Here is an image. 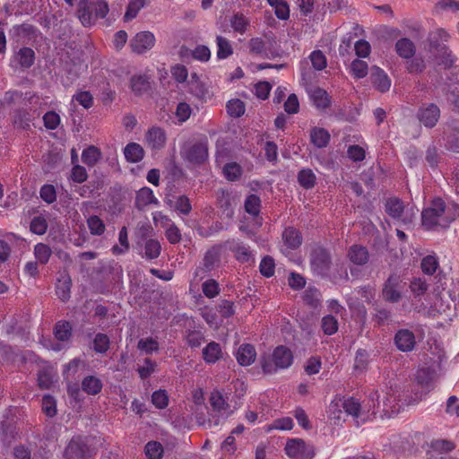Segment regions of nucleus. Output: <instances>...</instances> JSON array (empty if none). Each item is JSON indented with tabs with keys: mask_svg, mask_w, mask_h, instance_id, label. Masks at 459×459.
I'll use <instances>...</instances> for the list:
<instances>
[{
	"mask_svg": "<svg viewBox=\"0 0 459 459\" xmlns=\"http://www.w3.org/2000/svg\"><path fill=\"white\" fill-rule=\"evenodd\" d=\"M449 35L443 29H437L430 31L428 36L429 50L433 53L436 58L440 59V64L445 67H449L453 65L454 59L448 48L444 44L447 41Z\"/></svg>",
	"mask_w": 459,
	"mask_h": 459,
	"instance_id": "1",
	"label": "nucleus"
},
{
	"mask_svg": "<svg viewBox=\"0 0 459 459\" xmlns=\"http://www.w3.org/2000/svg\"><path fill=\"white\" fill-rule=\"evenodd\" d=\"M77 12L83 26H91L96 20L102 19L108 14V5L103 0H80Z\"/></svg>",
	"mask_w": 459,
	"mask_h": 459,
	"instance_id": "2",
	"label": "nucleus"
},
{
	"mask_svg": "<svg viewBox=\"0 0 459 459\" xmlns=\"http://www.w3.org/2000/svg\"><path fill=\"white\" fill-rule=\"evenodd\" d=\"M446 204L441 198L434 199L429 207L424 209L421 212L422 225L430 230L436 226L442 228L447 227V221H445Z\"/></svg>",
	"mask_w": 459,
	"mask_h": 459,
	"instance_id": "3",
	"label": "nucleus"
},
{
	"mask_svg": "<svg viewBox=\"0 0 459 459\" xmlns=\"http://www.w3.org/2000/svg\"><path fill=\"white\" fill-rule=\"evenodd\" d=\"M310 266L312 272L322 277H327L332 266V256L326 248L316 246L313 247L310 254Z\"/></svg>",
	"mask_w": 459,
	"mask_h": 459,
	"instance_id": "4",
	"label": "nucleus"
},
{
	"mask_svg": "<svg viewBox=\"0 0 459 459\" xmlns=\"http://www.w3.org/2000/svg\"><path fill=\"white\" fill-rule=\"evenodd\" d=\"M261 365L265 374H272L279 368H287V347L280 345L274 349L271 356L262 357Z\"/></svg>",
	"mask_w": 459,
	"mask_h": 459,
	"instance_id": "5",
	"label": "nucleus"
},
{
	"mask_svg": "<svg viewBox=\"0 0 459 459\" xmlns=\"http://www.w3.org/2000/svg\"><path fill=\"white\" fill-rule=\"evenodd\" d=\"M405 284L400 275L390 274L383 286V299L390 303H398L402 299V291Z\"/></svg>",
	"mask_w": 459,
	"mask_h": 459,
	"instance_id": "6",
	"label": "nucleus"
},
{
	"mask_svg": "<svg viewBox=\"0 0 459 459\" xmlns=\"http://www.w3.org/2000/svg\"><path fill=\"white\" fill-rule=\"evenodd\" d=\"M184 160L192 164H203L208 158L207 142H197L195 143L186 144L181 152Z\"/></svg>",
	"mask_w": 459,
	"mask_h": 459,
	"instance_id": "7",
	"label": "nucleus"
},
{
	"mask_svg": "<svg viewBox=\"0 0 459 459\" xmlns=\"http://www.w3.org/2000/svg\"><path fill=\"white\" fill-rule=\"evenodd\" d=\"M140 239L144 242V255L149 260L159 257L161 252L160 243L157 239L148 238L152 236L153 230L150 226H142L139 229Z\"/></svg>",
	"mask_w": 459,
	"mask_h": 459,
	"instance_id": "8",
	"label": "nucleus"
},
{
	"mask_svg": "<svg viewBox=\"0 0 459 459\" xmlns=\"http://www.w3.org/2000/svg\"><path fill=\"white\" fill-rule=\"evenodd\" d=\"M440 117V109L434 103H424L417 111V118L428 128L434 127Z\"/></svg>",
	"mask_w": 459,
	"mask_h": 459,
	"instance_id": "9",
	"label": "nucleus"
},
{
	"mask_svg": "<svg viewBox=\"0 0 459 459\" xmlns=\"http://www.w3.org/2000/svg\"><path fill=\"white\" fill-rule=\"evenodd\" d=\"M64 459H93L91 451L80 438H73L64 452Z\"/></svg>",
	"mask_w": 459,
	"mask_h": 459,
	"instance_id": "10",
	"label": "nucleus"
},
{
	"mask_svg": "<svg viewBox=\"0 0 459 459\" xmlns=\"http://www.w3.org/2000/svg\"><path fill=\"white\" fill-rule=\"evenodd\" d=\"M315 451L312 446L306 444L301 438L289 439V458L312 459Z\"/></svg>",
	"mask_w": 459,
	"mask_h": 459,
	"instance_id": "11",
	"label": "nucleus"
},
{
	"mask_svg": "<svg viewBox=\"0 0 459 459\" xmlns=\"http://www.w3.org/2000/svg\"><path fill=\"white\" fill-rule=\"evenodd\" d=\"M446 146L454 152H459V120L449 119L444 126Z\"/></svg>",
	"mask_w": 459,
	"mask_h": 459,
	"instance_id": "12",
	"label": "nucleus"
},
{
	"mask_svg": "<svg viewBox=\"0 0 459 459\" xmlns=\"http://www.w3.org/2000/svg\"><path fill=\"white\" fill-rule=\"evenodd\" d=\"M155 44V37L150 31L138 32L130 41L132 51L143 54L151 49Z\"/></svg>",
	"mask_w": 459,
	"mask_h": 459,
	"instance_id": "13",
	"label": "nucleus"
},
{
	"mask_svg": "<svg viewBox=\"0 0 459 459\" xmlns=\"http://www.w3.org/2000/svg\"><path fill=\"white\" fill-rule=\"evenodd\" d=\"M394 343L399 351H411L416 344L415 335L408 329H401L394 335Z\"/></svg>",
	"mask_w": 459,
	"mask_h": 459,
	"instance_id": "14",
	"label": "nucleus"
},
{
	"mask_svg": "<svg viewBox=\"0 0 459 459\" xmlns=\"http://www.w3.org/2000/svg\"><path fill=\"white\" fill-rule=\"evenodd\" d=\"M165 203L183 215H188L192 211L190 200L185 195L175 196L167 194Z\"/></svg>",
	"mask_w": 459,
	"mask_h": 459,
	"instance_id": "15",
	"label": "nucleus"
},
{
	"mask_svg": "<svg viewBox=\"0 0 459 459\" xmlns=\"http://www.w3.org/2000/svg\"><path fill=\"white\" fill-rule=\"evenodd\" d=\"M148 145L153 150H160L166 143V134L160 127L153 126L148 130L145 135Z\"/></svg>",
	"mask_w": 459,
	"mask_h": 459,
	"instance_id": "16",
	"label": "nucleus"
},
{
	"mask_svg": "<svg viewBox=\"0 0 459 459\" xmlns=\"http://www.w3.org/2000/svg\"><path fill=\"white\" fill-rule=\"evenodd\" d=\"M371 82L374 87L381 92H385L390 89L391 81L387 74L379 67L373 66L370 74Z\"/></svg>",
	"mask_w": 459,
	"mask_h": 459,
	"instance_id": "17",
	"label": "nucleus"
},
{
	"mask_svg": "<svg viewBox=\"0 0 459 459\" xmlns=\"http://www.w3.org/2000/svg\"><path fill=\"white\" fill-rule=\"evenodd\" d=\"M221 262V247L218 246H214L210 248L204 255L203 260V268L200 270H204V272H210L213 270L215 267L219 266Z\"/></svg>",
	"mask_w": 459,
	"mask_h": 459,
	"instance_id": "18",
	"label": "nucleus"
},
{
	"mask_svg": "<svg viewBox=\"0 0 459 459\" xmlns=\"http://www.w3.org/2000/svg\"><path fill=\"white\" fill-rule=\"evenodd\" d=\"M348 257L354 264L363 265L368 262L369 254L367 247L360 245H352L348 251Z\"/></svg>",
	"mask_w": 459,
	"mask_h": 459,
	"instance_id": "19",
	"label": "nucleus"
},
{
	"mask_svg": "<svg viewBox=\"0 0 459 459\" xmlns=\"http://www.w3.org/2000/svg\"><path fill=\"white\" fill-rule=\"evenodd\" d=\"M72 279L68 274H65L56 286V293L62 302H67L71 297Z\"/></svg>",
	"mask_w": 459,
	"mask_h": 459,
	"instance_id": "20",
	"label": "nucleus"
},
{
	"mask_svg": "<svg viewBox=\"0 0 459 459\" xmlns=\"http://www.w3.org/2000/svg\"><path fill=\"white\" fill-rule=\"evenodd\" d=\"M437 378L436 368H422L417 371L416 379L423 388H429L432 383Z\"/></svg>",
	"mask_w": 459,
	"mask_h": 459,
	"instance_id": "21",
	"label": "nucleus"
},
{
	"mask_svg": "<svg viewBox=\"0 0 459 459\" xmlns=\"http://www.w3.org/2000/svg\"><path fill=\"white\" fill-rule=\"evenodd\" d=\"M256 352L251 344L241 345L237 352V360L241 366H248L255 361Z\"/></svg>",
	"mask_w": 459,
	"mask_h": 459,
	"instance_id": "22",
	"label": "nucleus"
},
{
	"mask_svg": "<svg viewBox=\"0 0 459 459\" xmlns=\"http://www.w3.org/2000/svg\"><path fill=\"white\" fill-rule=\"evenodd\" d=\"M311 143L317 148L325 147L330 141V134L322 127H313L310 131Z\"/></svg>",
	"mask_w": 459,
	"mask_h": 459,
	"instance_id": "23",
	"label": "nucleus"
},
{
	"mask_svg": "<svg viewBox=\"0 0 459 459\" xmlns=\"http://www.w3.org/2000/svg\"><path fill=\"white\" fill-rule=\"evenodd\" d=\"M221 356V348L218 342H211L203 350V358L207 363H215Z\"/></svg>",
	"mask_w": 459,
	"mask_h": 459,
	"instance_id": "24",
	"label": "nucleus"
},
{
	"mask_svg": "<svg viewBox=\"0 0 459 459\" xmlns=\"http://www.w3.org/2000/svg\"><path fill=\"white\" fill-rule=\"evenodd\" d=\"M102 386L101 380L94 376H88L82 381V389L89 395L98 394L100 393Z\"/></svg>",
	"mask_w": 459,
	"mask_h": 459,
	"instance_id": "25",
	"label": "nucleus"
},
{
	"mask_svg": "<svg viewBox=\"0 0 459 459\" xmlns=\"http://www.w3.org/2000/svg\"><path fill=\"white\" fill-rule=\"evenodd\" d=\"M15 60L22 68L28 69L34 64L35 53L30 48L23 47L16 53Z\"/></svg>",
	"mask_w": 459,
	"mask_h": 459,
	"instance_id": "26",
	"label": "nucleus"
},
{
	"mask_svg": "<svg viewBox=\"0 0 459 459\" xmlns=\"http://www.w3.org/2000/svg\"><path fill=\"white\" fill-rule=\"evenodd\" d=\"M124 154L127 161L136 163L143 160L144 150L140 144L130 143L125 147Z\"/></svg>",
	"mask_w": 459,
	"mask_h": 459,
	"instance_id": "27",
	"label": "nucleus"
},
{
	"mask_svg": "<svg viewBox=\"0 0 459 459\" xmlns=\"http://www.w3.org/2000/svg\"><path fill=\"white\" fill-rule=\"evenodd\" d=\"M395 50L401 57L409 59L415 54V46L411 39L402 38L396 42Z\"/></svg>",
	"mask_w": 459,
	"mask_h": 459,
	"instance_id": "28",
	"label": "nucleus"
},
{
	"mask_svg": "<svg viewBox=\"0 0 459 459\" xmlns=\"http://www.w3.org/2000/svg\"><path fill=\"white\" fill-rule=\"evenodd\" d=\"M326 279H329L333 284H340L349 281V273L344 264L337 263L333 272H328Z\"/></svg>",
	"mask_w": 459,
	"mask_h": 459,
	"instance_id": "29",
	"label": "nucleus"
},
{
	"mask_svg": "<svg viewBox=\"0 0 459 459\" xmlns=\"http://www.w3.org/2000/svg\"><path fill=\"white\" fill-rule=\"evenodd\" d=\"M72 325L69 321H58L54 328L55 337L61 342H68L72 337Z\"/></svg>",
	"mask_w": 459,
	"mask_h": 459,
	"instance_id": "30",
	"label": "nucleus"
},
{
	"mask_svg": "<svg viewBox=\"0 0 459 459\" xmlns=\"http://www.w3.org/2000/svg\"><path fill=\"white\" fill-rule=\"evenodd\" d=\"M158 201L154 197L152 190L149 187L141 188L137 194L135 198V205L139 209L145 207L151 204H157Z\"/></svg>",
	"mask_w": 459,
	"mask_h": 459,
	"instance_id": "31",
	"label": "nucleus"
},
{
	"mask_svg": "<svg viewBox=\"0 0 459 459\" xmlns=\"http://www.w3.org/2000/svg\"><path fill=\"white\" fill-rule=\"evenodd\" d=\"M404 211V205L402 200L392 197L385 202V212L394 219H400Z\"/></svg>",
	"mask_w": 459,
	"mask_h": 459,
	"instance_id": "32",
	"label": "nucleus"
},
{
	"mask_svg": "<svg viewBox=\"0 0 459 459\" xmlns=\"http://www.w3.org/2000/svg\"><path fill=\"white\" fill-rule=\"evenodd\" d=\"M230 23L235 32L244 34L249 25V21L243 13H237L231 16Z\"/></svg>",
	"mask_w": 459,
	"mask_h": 459,
	"instance_id": "33",
	"label": "nucleus"
},
{
	"mask_svg": "<svg viewBox=\"0 0 459 459\" xmlns=\"http://www.w3.org/2000/svg\"><path fill=\"white\" fill-rule=\"evenodd\" d=\"M101 158V152L96 146L91 145L86 148L82 153V162L86 165L92 167Z\"/></svg>",
	"mask_w": 459,
	"mask_h": 459,
	"instance_id": "34",
	"label": "nucleus"
},
{
	"mask_svg": "<svg viewBox=\"0 0 459 459\" xmlns=\"http://www.w3.org/2000/svg\"><path fill=\"white\" fill-rule=\"evenodd\" d=\"M218 51L217 57L219 59H225L233 54V48L226 38L222 36H217L216 38Z\"/></svg>",
	"mask_w": 459,
	"mask_h": 459,
	"instance_id": "35",
	"label": "nucleus"
},
{
	"mask_svg": "<svg viewBox=\"0 0 459 459\" xmlns=\"http://www.w3.org/2000/svg\"><path fill=\"white\" fill-rule=\"evenodd\" d=\"M30 120V113L24 108L16 109L13 113V125L19 128L28 129Z\"/></svg>",
	"mask_w": 459,
	"mask_h": 459,
	"instance_id": "36",
	"label": "nucleus"
},
{
	"mask_svg": "<svg viewBox=\"0 0 459 459\" xmlns=\"http://www.w3.org/2000/svg\"><path fill=\"white\" fill-rule=\"evenodd\" d=\"M150 88V83L145 76L134 75L131 78V89L136 95H142Z\"/></svg>",
	"mask_w": 459,
	"mask_h": 459,
	"instance_id": "37",
	"label": "nucleus"
},
{
	"mask_svg": "<svg viewBox=\"0 0 459 459\" xmlns=\"http://www.w3.org/2000/svg\"><path fill=\"white\" fill-rule=\"evenodd\" d=\"M226 108L228 114L235 118L240 117L246 110L245 103L239 99L229 100Z\"/></svg>",
	"mask_w": 459,
	"mask_h": 459,
	"instance_id": "38",
	"label": "nucleus"
},
{
	"mask_svg": "<svg viewBox=\"0 0 459 459\" xmlns=\"http://www.w3.org/2000/svg\"><path fill=\"white\" fill-rule=\"evenodd\" d=\"M298 181L302 187L310 189L316 184V175L309 169H302L298 174Z\"/></svg>",
	"mask_w": 459,
	"mask_h": 459,
	"instance_id": "39",
	"label": "nucleus"
},
{
	"mask_svg": "<svg viewBox=\"0 0 459 459\" xmlns=\"http://www.w3.org/2000/svg\"><path fill=\"white\" fill-rule=\"evenodd\" d=\"M144 451L149 459H161L164 449L160 442L150 441L146 444Z\"/></svg>",
	"mask_w": 459,
	"mask_h": 459,
	"instance_id": "40",
	"label": "nucleus"
},
{
	"mask_svg": "<svg viewBox=\"0 0 459 459\" xmlns=\"http://www.w3.org/2000/svg\"><path fill=\"white\" fill-rule=\"evenodd\" d=\"M110 341L107 334L99 333L93 339V350L97 353H105L109 349Z\"/></svg>",
	"mask_w": 459,
	"mask_h": 459,
	"instance_id": "41",
	"label": "nucleus"
},
{
	"mask_svg": "<svg viewBox=\"0 0 459 459\" xmlns=\"http://www.w3.org/2000/svg\"><path fill=\"white\" fill-rule=\"evenodd\" d=\"M311 98L314 104L319 108H325L330 105L327 92L321 88L314 90L311 94Z\"/></svg>",
	"mask_w": 459,
	"mask_h": 459,
	"instance_id": "42",
	"label": "nucleus"
},
{
	"mask_svg": "<svg viewBox=\"0 0 459 459\" xmlns=\"http://www.w3.org/2000/svg\"><path fill=\"white\" fill-rule=\"evenodd\" d=\"M321 293L316 288H308L303 294L305 303L311 307H317L321 302Z\"/></svg>",
	"mask_w": 459,
	"mask_h": 459,
	"instance_id": "43",
	"label": "nucleus"
},
{
	"mask_svg": "<svg viewBox=\"0 0 459 459\" xmlns=\"http://www.w3.org/2000/svg\"><path fill=\"white\" fill-rule=\"evenodd\" d=\"M261 200L256 195H250L245 202V210L247 213L257 216L260 212Z\"/></svg>",
	"mask_w": 459,
	"mask_h": 459,
	"instance_id": "44",
	"label": "nucleus"
},
{
	"mask_svg": "<svg viewBox=\"0 0 459 459\" xmlns=\"http://www.w3.org/2000/svg\"><path fill=\"white\" fill-rule=\"evenodd\" d=\"M410 289L413 295H415L416 297H420L427 292L429 289V284L426 282L424 279L416 277L411 281Z\"/></svg>",
	"mask_w": 459,
	"mask_h": 459,
	"instance_id": "45",
	"label": "nucleus"
},
{
	"mask_svg": "<svg viewBox=\"0 0 459 459\" xmlns=\"http://www.w3.org/2000/svg\"><path fill=\"white\" fill-rule=\"evenodd\" d=\"M321 327L325 334L332 335L338 330L337 319L332 315L325 316L322 318Z\"/></svg>",
	"mask_w": 459,
	"mask_h": 459,
	"instance_id": "46",
	"label": "nucleus"
},
{
	"mask_svg": "<svg viewBox=\"0 0 459 459\" xmlns=\"http://www.w3.org/2000/svg\"><path fill=\"white\" fill-rule=\"evenodd\" d=\"M51 253L52 252L50 247L43 243H39L34 247V254L36 258L39 261V263L44 264L48 262Z\"/></svg>",
	"mask_w": 459,
	"mask_h": 459,
	"instance_id": "47",
	"label": "nucleus"
},
{
	"mask_svg": "<svg viewBox=\"0 0 459 459\" xmlns=\"http://www.w3.org/2000/svg\"><path fill=\"white\" fill-rule=\"evenodd\" d=\"M88 227L92 235H101L105 231V224L97 215L91 216L88 221Z\"/></svg>",
	"mask_w": 459,
	"mask_h": 459,
	"instance_id": "48",
	"label": "nucleus"
},
{
	"mask_svg": "<svg viewBox=\"0 0 459 459\" xmlns=\"http://www.w3.org/2000/svg\"><path fill=\"white\" fill-rule=\"evenodd\" d=\"M368 64L365 61L355 59L351 64V71L356 78H364L368 74Z\"/></svg>",
	"mask_w": 459,
	"mask_h": 459,
	"instance_id": "49",
	"label": "nucleus"
},
{
	"mask_svg": "<svg viewBox=\"0 0 459 459\" xmlns=\"http://www.w3.org/2000/svg\"><path fill=\"white\" fill-rule=\"evenodd\" d=\"M143 0H132L126 8V12L124 15L125 22H128L136 17L138 12L143 7Z\"/></svg>",
	"mask_w": 459,
	"mask_h": 459,
	"instance_id": "50",
	"label": "nucleus"
},
{
	"mask_svg": "<svg viewBox=\"0 0 459 459\" xmlns=\"http://www.w3.org/2000/svg\"><path fill=\"white\" fill-rule=\"evenodd\" d=\"M30 230L37 235H43L48 230V223L43 216H36L31 220Z\"/></svg>",
	"mask_w": 459,
	"mask_h": 459,
	"instance_id": "51",
	"label": "nucleus"
},
{
	"mask_svg": "<svg viewBox=\"0 0 459 459\" xmlns=\"http://www.w3.org/2000/svg\"><path fill=\"white\" fill-rule=\"evenodd\" d=\"M210 403L213 410L221 411L226 410L229 405L226 403L220 391H213L210 396Z\"/></svg>",
	"mask_w": 459,
	"mask_h": 459,
	"instance_id": "52",
	"label": "nucleus"
},
{
	"mask_svg": "<svg viewBox=\"0 0 459 459\" xmlns=\"http://www.w3.org/2000/svg\"><path fill=\"white\" fill-rule=\"evenodd\" d=\"M438 266L437 258L433 255H427L421 261V270L424 273L432 275Z\"/></svg>",
	"mask_w": 459,
	"mask_h": 459,
	"instance_id": "53",
	"label": "nucleus"
},
{
	"mask_svg": "<svg viewBox=\"0 0 459 459\" xmlns=\"http://www.w3.org/2000/svg\"><path fill=\"white\" fill-rule=\"evenodd\" d=\"M189 90L190 92L198 99L204 98L208 92L206 87L199 79L190 80Z\"/></svg>",
	"mask_w": 459,
	"mask_h": 459,
	"instance_id": "54",
	"label": "nucleus"
},
{
	"mask_svg": "<svg viewBox=\"0 0 459 459\" xmlns=\"http://www.w3.org/2000/svg\"><path fill=\"white\" fill-rule=\"evenodd\" d=\"M310 60L313 67L317 71L326 67V57L321 50L313 51L310 55Z\"/></svg>",
	"mask_w": 459,
	"mask_h": 459,
	"instance_id": "55",
	"label": "nucleus"
},
{
	"mask_svg": "<svg viewBox=\"0 0 459 459\" xmlns=\"http://www.w3.org/2000/svg\"><path fill=\"white\" fill-rule=\"evenodd\" d=\"M274 267V260L271 256L266 255L261 261L260 273L263 276L269 278L273 275Z\"/></svg>",
	"mask_w": 459,
	"mask_h": 459,
	"instance_id": "56",
	"label": "nucleus"
},
{
	"mask_svg": "<svg viewBox=\"0 0 459 459\" xmlns=\"http://www.w3.org/2000/svg\"><path fill=\"white\" fill-rule=\"evenodd\" d=\"M223 173L228 180L234 181L240 178L241 168L237 163H229L224 166Z\"/></svg>",
	"mask_w": 459,
	"mask_h": 459,
	"instance_id": "57",
	"label": "nucleus"
},
{
	"mask_svg": "<svg viewBox=\"0 0 459 459\" xmlns=\"http://www.w3.org/2000/svg\"><path fill=\"white\" fill-rule=\"evenodd\" d=\"M342 408L348 414L358 418L360 411V404L354 398L345 399L342 403Z\"/></svg>",
	"mask_w": 459,
	"mask_h": 459,
	"instance_id": "58",
	"label": "nucleus"
},
{
	"mask_svg": "<svg viewBox=\"0 0 459 459\" xmlns=\"http://www.w3.org/2000/svg\"><path fill=\"white\" fill-rule=\"evenodd\" d=\"M152 403L159 409H164L168 406L169 396L165 390L155 391L152 395Z\"/></svg>",
	"mask_w": 459,
	"mask_h": 459,
	"instance_id": "59",
	"label": "nucleus"
},
{
	"mask_svg": "<svg viewBox=\"0 0 459 459\" xmlns=\"http://www.w3.org/2000/svg\"><path fill=\"white\" fill-rule=\"evenodd\" d=\"M137 348L150 354L152 351H156L159 350V343L156 340L151 337L146 339H141L138 342Z\"/></svg>",
	"mask_w": 459,
	"mask_h": 459,
	"instance_id": "60",
	"label": "nucleus"
},
{
	"mask_svg": "<svg viewBox=\"0 0 459 459\" xmlns=\"http://www.w3.org/2000/svg\"><path fill=\"white\" fill-rule=\"evenodd\" d=\"M42 411L48 417H53L56 413V401L50 395H44L42 398Z\"/></svg>",
	"mask_w": 459,
	"mask_h": 459,
	"instance_id": "61",
	"label": "nucleus"
},
{
	"mask_svg": "<svg viewBox=\"0 0 459 459\" xmlns=\"http://www.w3.org/2000/svg\"><path fill=\"white\" fill-rule=\"evenodd\" d=\"M40 197L48 204H52L56 200V189L52 185H44L40 188Z\"/></svg>",
	"mask_w": 459,
	"mask_h": 459,
	"instance_id": "62",
	"label": "nucleus"
},
{
	"mask_svg": "<svg viewBox=\"0 0 459 459\" xmlns=\"http://www.w3.org/2000/svg\"><path fill=\"white\" fill-rule=\"evenodd\" d=\"M43 120L44 125L48 129L54 130L60 123V117L55 111H48L44 115Z\"/></svg>",
	"mask_w": 459,
	"mask_h": 459,
	"instance_id": "63",
	"label": "nucleus"
},
{
	"mask_svg": "<svg viewBox=\"0 0 459 459\" xmlns=\"http://www.w3.org/2000/svg\"><path fill=\"white\" fill-rule=\"evenodd\" d=\"M203 292L207 298H214L219 294V284L215 280H208L203 283Z\"/></svg>",
	"mask_w": 459,
	"mask_h": 459,
	"instance_id": "64",
	"label": "nucleus"
}]
</instances>
